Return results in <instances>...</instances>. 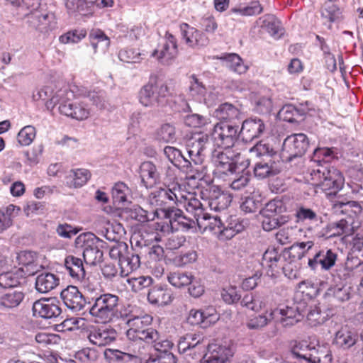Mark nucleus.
<instances>
[{
  "label": "nucleus",
  "mask_w": 363,
  "mask_h": 363,
  "mask_svg": "<svg viewBox=\"0 0 363 363\" xmlns=\"http://www.w3.org/2000/svg\"><path fill=\"white\" fill-rule=\"evenodd\" d=\"M163 152L167 159L176 167H188L190 164L184 160L182 152L175 147L167 145L164 147Z\"/></svg>",
  "instance_id": "nucleus-49"
},
{
  "label": "nucleus",
  "mask_w": 363,
  "mask_h": 363,
  "mask_svg": "<svg viewBox=\"0 0 363 363\" xmlns=\"http://www.w3.org/2000/svg\"><path fill=\"white\" fill-rule=\"evenodd\" d=\"M156 139L164 143H174L177 140L175 128L169 123L162 125L156 132Z\"/></svg>",
  "instance_id": "nucleus-54"
},
{
  "label": "nucleus",
  "mask_w": 363,
  "mask_h": 363,
  "mask_svg": "<svg viewBox=\"0 0 363 363\" xmlns=\"http://www.w3.org/2000/svg\"><path fill=\"white\" fill-rule=\"evenodd\" d=\"M32 309L34 316L45 319L56 318L62 313L60 303L56 298L39 299L34 302Z\"/></svg>",
  "instance_id": "nucleus-16"
},
{
  "label": "nucleus",
  "mask_w": 363,
  "mask_h": 363,
  "mask_svg": "<svg viewBox=\"0 0 363 363\" xmlns=\"http://www.w3.org/2000/svg\"><path fill=\"white\" fill-rule=\"evenodd\" d=\"M239 127L227 122H220L214 125L211 133V139L214 145L220 148L234 149L235 142L239 137Z\"/></svg>",
  "instance_id": "nucleus-11"
},
{
  "label": "nucleus",
  "mask_w": 363,
  "mask_h": 363,
  "mask_svg": "<svg viewBox=\"0 0 363 363\" xmlns=\"http://www.w3.org/2000/svg\"><path fill=\"white\" fill-rule=\"evenodd\" d=\"M64 265L66 272L74 281L81 282L85 286L86 270L81 258L69 255L65 259Z\"/></svg>",
  "instance_id": "nucleus-24"
},
{
  "label": "nucleus",
  "mask_w": 363,
  "mask_h": 363,
  "mask_svg": "<svg viewBox=\"0 0 363 363\" xmlns=\"http://www.w3.org/2000/svg\"><path fill=\"white\" fill-rule=\"evenodd\" d=\"M152 322L150 315L135 316L128 320L129 327L126 332L127 337L133 341L142 340L145 342H152L157 337V331L149 326Z\"/></svg>",
  "instance_id": "nucleus-7"
},
{
  "label": "nucleus",
  "mask_w": 363,
  "mask_h": 363,
  "mask_svg": "<svg viewBox=\"0 0 363 363\" xmlns=\"http://www.w3.org/2000/svg\"><path fill=\"white\" fill-rule=\"evenodd\" d=\"M26 276L23 268L15 269L0 274V286L12 288L18 286Z\"/></svg>",
  "instance_id": "nucleus-39"
},
{
  "label": "nucleus",
  "mask_w": 363,
  "mask_h": 363,
  "mask_svg": "<svg viewBox=\"0 0 363 363\" xmlns=\"http://www.w3.org/2000/svg\"><path fill=\"white\" fill-rule=\"evenodd\" d=\"M223 59L226 62V66L234 72L239 74L245 73L247 67L244 65L241 57L235 53H230L223 57Z\"/></svg>",
  "instance_id": "nucleus-53"
},
{
  "label": "nucleus",
  "mask_w": 363,
  "mask_h": 363,
  "mask_svg": "<svg viewBox=\"0 0 363 363\" xmlns=\"http://www.w3.org/2000/svg\"><path fill=\"white\" fill-rule=\"evenodd\" d=\"M121 277H127L132 272L139 268L140 265V258L138 254L133 252V249L128 250L127 253L122 257V259L118 264Z\"/></svg>",
  "instance_id": "nucleus-37"
},
{
  "label": "nucleus",
  "mask_w": 363,
  "mask_h": 363,
  "mask_svg": "<svg viewBox=\"0 0 363 363\" xmlns=\"http://www.w3.org/2000/svg\"><path fill=\"white\" fill-rule=\"evenodd\" d=\"M190 95L198 101H203L208 106H212L216 96L214 93L206 94V89L196 75L190 77V85L189 87Z\"/></svg>",
  "instance_id": "nucleus-30"
},
{
  "label": "nucleus",
  "mask_w": 363,
  "mask_h": 363,
  "mask_svg": "<svg viewBox=\"0 0 363 363\" xmlns=\"http://www.w3.org/2000/svg\"><path fill=\"white\" fill-rule=\"evenodd\" d=\"M181 35L186 44L191 48L205 47L208 43V38L205 33L183 23L180 25Z\"/></svg>",
  "instance_id": "nucleus-22"
},
{
  "label": "nucleus",
  "mask_w": 363,
  "mask_h": 363,
  "mask_svg": "<svg viewBox=\"0 0 363 363\" xmlns=\"http://www.w3.org/2000/svg\"><path fill=\"white\" fill-rule=\"evenodd\" d=\"M340 9L332 1H328L325 3L321 15L323 18L328 19L330 22H334L341 18Z\"/></svg>",
  "instance_id": "nucleus-58"
},
{
  "label": "nucleus",
  "mask_w": 363,
  "mask_h": 363,
  "mask_svg": "<svg viewBox=\"0 0 363 363\" xmlns=\"http://www.w3.org/2000/svg\"><path fill=\"white\" fill-rule=\"evenodd\" d=\"M72 179V186L74 188H79L84 186L91 177V174L86 169H72L69 175Z\"/></svg>",
  "instance_id": "nucleus-60"
},
{
  "label": "nucleus",
  "mask_w": 363,
  "mask_h": 363,
  "mask_svg": "<svg viewBox=\"0 0 363 363\" xmlns=\"http://www.w3.org/2000/svg\"><path fill=\"white\" fill-rule=\"evenodd\" d=\"M194 277L188 272L180 271L170 272L167 275V280L173 286L181 288L190 284Z\"/></svg>",
  "instance_id": "nucleus-50"
},
{
  "label": "nucleus",
  "mask_w": 363,
  "mask_h": 363,
  "mask_svg": "<svg viewBox=\"0 0 363 363\" xmlns=\"http://www.w3.org/2000/svg\"><path fill=\"white\" fill-rule=\"evenodd\" d=\"M214 115L218 119L223 121V122L239 120L242 115L241 106L225 102L218 106Z\"/></svg>",
  "instance_id": "nucleus-32"
},
{
  "label": "nucleus",
  "mask_w": 363,
  "mask_h": 363,
  "mask_svg": "<svg viewBox=\"0 0 363 363\" xmlns=\"http://www.w3.org/2000/svg\"><path fill=\"white\" fill-rule=\"evenodd\" d=\"M265 130L263 121L258 118H249L243 121L239 133V137L245 143H249L259 137Z\"/></svg>",
  "instance_id": "nucleus-21"
},
{
  "label": "nucleus",
  "mask_w": 363,
  "mask_h": 363,
  "mask_svg": "<svg viewBox=\"0 0 363 363\" xmlns=\"http://www.w3.org/2000/svg\"><path fill=\"white\" fill-rule=\"evenodd\" d=\"M164 218L169 219V222L173 226L177 223L176 228H180L182 230H195L197 226L196 220L194 218L191 219L184 216L183 212L178 208H169L165 211Z\"/></svg>",
  "instance_id": "nucleus-27"
},
{
  "label": "nucleus",
  "mask_w": 363,
  "mask_h": 363,
  "mask_svg": "<svg viewBox=\"0 0 363 363\" xmlns=\"http://www.w3.org/2000/svg\"><path fill=\"white\" fill-rule=\"evenodd\" d=\"M105 359L109 363H136L137 357L118 350L106 349L104 352Z\"/></svg>",
  "instance_id": "nucleus-43"
},
{
  "label": "nucleus",
  "mask_w": 363,
  "mask_h": 363,
  "mask_svg": "<svg viewBox=\"0 0 363 363\" xmlns=\"http://www.w3.org/2000/svg\"><path fill=\"white\" fill-rule=\"evenodd\" d=\"M141 53L133 48H125L119 51L118 58L127 63H137L141 60Z\"/></svg>",
  "instance_id": "nucleus-64"
},
{
  "label": "nucleus",
  "mask_w": 363,
  "mask_h": 363,
  "mask_svg": "<svg viewBox=\"0 0 363 363\" xmlns=\"http://www.w3.org/2000/svg\"><path fill=\"white\" fill-rule=\"evenodd\" d=\"M147 299L152 304L158 306L167 305L172 301V293L167 287L157 285L149 290Z\"/></svg>",
  "instance_id": "nucleus-36"
},
{
  "label": "nucleus",
  "mask_w": 363,
  "mask_h": 363,
  "mask_svg": "<svg viewBox=\"0 0 363 363\" xmlns=\"http://www.w3.org/2000/svg\"><path fill=\"white\" fill-rule=\"evenodd\" d=\"M18 259L19 264L24 269V273L26 276L33 275L38 272L39 266L36 263V254L31 251L21 252Z\"/></svg>",
  "instance_id": "nucleus-40"
},
{
  "label": "nucleus",
  "mask_w": 363,
  "mask_h": 363,
  "mask_svg": "<svg viewBox=\"0 0 363 363\" xmlns=\"http://www.w3.org/2000/svg\"><path fill=\"white\" fill-rule=\"evenodd\" d=\"M296 223L298 224H309L318 223L321 220V218L311 208L304 206L298 207L294 214Z\"/></svg>",
  "instance_id": "nucleus-47"
},
{
  "label": "nucleus",
  "mask_w": 363,
  "mask_h": 363,
  "mask_svg": "<svg viewBox=\"0 0 363 363\" xmlns=\"http://www.w3.org/2000/svg\"><path fill=\"white\" fill-rule=\"evenodd\" d=\"M111 193L113 203L120 205L127 201L130 190L125 183L117 182L113 186Z\"/></svg>",
  "instance_id": "nucleus-52"
},
{
  "label": "nucleus",
  "mask_w": 363,
  "mask_h": 363,
  "mask_svg": "<svg viewBox=\"0 0 363 363\" xmlns=\"http://www.w3.org/2000/svg\"><path fill=\"white\" fill-rule=\"evenodd\" d=\"M350 234V225L348 222L341 219L338 222H334L328 224L319 233V237H325L326 238L340 236L342 235H348Z\"/></svg>",
  "instance_id": "nucleus-38"
},
{
  "label": "nucleus",
  "mask_w": 363,
  "mask_h": 363,
  "mask_svg": "<svg viewBox=\"0 0 363 363\" xmlns=\"http://www.w3.org/2000/svg\"><path fill=\"white\" fill-rule=\"evenodd\" d=\"M168 220H161L159 222H154L150 224L149 228L151 233H155V239L157 241L161 240V236L167 233H169L172 229L174 228L173 224Z\"/></svg>",
  "instance_id": "nucleus-57"
},
{
  "label": "nucleus",
  "mask_w": 363,
  "mask_h": 363,
  "mask_svg": "<svg viewBox=\"0 0 363 363\" xmlns=\"http://www.w3.org/2000/svg\"><path fill=\"white\" fill-rule=\"evenodd\" d=\"M268 296L262 292L250 293L245 295L240 304L251 311L258 312L267 306Z\"/></svg>",
  "instance_id": "nucleus-33"
},
{
  "label": "nucleus",
  "mask_w": 363,
  "mask_h": 363,
  "mask_svg": "<svg viewBox=\"0 0 363 363\" xmlns=\"http://www.w3.org/2000/svg\"><path fill=\"white\" fill-rule=\"evenodd\" d=\"M21 208L13 204L0 209V234L13 225V219L18 216Z\"/></svg>",
  "instance_id": "nucleus-41"
},
{
  "label": "nucleus",
  "mask_w": 363,
  "mask_h": 363,
  "mask_svg": "<svg viewBox=\"0 0 363 363\" xmlns=\"http://www.w3.org/2000/svg\"><path fill=\"white\" fill-rule=\"evenodd\" d=\"M274 320V313L272 310L269 312L255 316L249 320L247 326L251 330H258L266 326L271 320Z\"/></svg>",
  "instance_id": "nucleus-51"
},
{
  "label": "nucleus",
  "mask_w": 363,
  "mask_h": 363,
  "mask_svg": "<svg viewBox=\"0 0 363 363\" xmlns=\"http://www.w3.org/2000/svg\"><path fill=\"white\" fill-rule=\"evenodd\" d=\"M241 154L238 150L220 148L212 153V162L214 165L213 175L225 179V177L232 176L241 171L238 163Z\"/></svg>",
  "instance_id": "nucleus-5"
},
{
  "label": "nucleus",
  "mask_w": 363,
  "mask_h": 363,
  "mask_svg": "<svg viewBox=\"0 0 363 363\" xmlns=\"http://www.w3.org/2000/svg\"><path fill=\"white\" fill-rule=\"evenodd\" d=\"M39 6L33 3V9L25 16L28 26L38 32L47 33L56 27L55 16L52 13L40 10Z\"/></svg>",
  "instance_id": "nucleus-9"
},
{
  "label": "nucleus",
  "mask_w": 363,
  "mask_h": 363,
  "mask_svg": "<svg viewBox=\"0 0 363 363\" xmlns=\"http://www.w3.org/2000/svg\"><path fill=\"white\" fill-rule=\"evenodd\" d=\"M279 162H276L274 157L262 158L255 164L253 172L255 177L259 179H265L277 175L280 172Z\"/></svg>",
  "instance_id": "nucleus-28"
},
{
  "label": "nucleus",
  "mask_w": 363,
  "mask_h": 363,
  "mask_svg": "<svg viewBox=\"0 0 363 363\" xmlns=\"http://www.w3.org/2000/svg\"><path fill=\"white\" fill-rule=\"evenodd\" d=\"M291 354L301 362L306 363H318L321 361L320 357L315 355L316 350L311 347L307 342H296L291 347Z\"/></svg>",
  "instance_id": "nucleus-25"
},
{
  "label": "nucleus",
  "mask_w": 363,
  "mask_h": 363,
  "mask_svg": "<svg viewBox=\"0 0 363 363\" xmlns=\"http://www.w3.org/2000/svg\"><path fill=\"white\" fill-rule=\"evenodd\" d=\"M211 137L208 134H199L187 144V153L194 165H200L205 157V151L210 146Z\"/></svg>",
  "instance_id": "nucleus-15"
},
{
  "label": "nucleus",
  "mask_w": 363,
  "mask_h": 363,
  "mask_svg": "<svg viewBox=\"0 0 363 363\" xmlns=\"http://www.w3.org/2000/svg\"><path fill=\"white\" fill-rule=\"evenodd\" d=\"M59 284L60 279L56 274L44 272L37 276L35 289L40 293L46 294L55 289Z\"/></svg>",
  "instance_id": "nucleus-34"
},
{
  "label": "nucleus",
  "mask_w": 363,
  "mask_h": 363,
  "mask_svg": "<svg viewBox=\"0 0 363 363\" xmlns=\"http://www.w3.org/2000/svg\"><path fill=\"white\" fill-rule=\"evenodd\" d=\"M308 145V138L305 134L297 133L291 135L284 141L283 157L288 161H291L294 158L301 157L306 152Z\"/></svg>",
  "instance_id": "nucleus-14"
},
{
  "label": "nucleus",
  "mask_w": 363,
  "mask_h": 363,
  "mask_svg": "<svg viewBox=\"0 0 363 363\" xmlns=\"http://www.w3.org/2000/svg\"><path fill=\"white\" fill-rule=\"evenodd\" d=\"M60 296L65 305L73 312L81 311L86 306L85 297L75 286H68L62 290Z\"/></svg>",
  "instance_id": "nucleus-20"
},
{
  "label": "nucleus",
  "mask_w": 363,
  "mask_h": 363,
  "mask_svg": "<svg viewBox=\"0 0 363 363\" xmlns=\"http://www.w3.org/2000/svg\"><path fill=\"white\" fill-rule=\"evenodd\" d=\"M35 128L33 125L23 127L18 133L17 139L21 145H29L35 138Z\"/></svg>",
  "instance_id": "nucleus-61"
},
{
  "label": "nucleus",
  "mask_w": 363,
  "mask_h": 363,
  "mask_svg": "<svg viewBox=\"0 0 363 363\" xmlns=\"http://www.w3.org/2000/svg\"><path fill=\"white\" fill-rule=\"evenodd\" d=\"M208 352L202 359V363H226L233 356L231 350L225 345L212 344L207 345Z\"/></svg>",
  "instance_id": "nucleus-26"
},
{
  "label": "nucleus",
  "mask_w": 363,
  "mask_h": 363,
  "mask_svg": "<svg viewBox=\"0 0 363 363\" xmlns=\"http://www.w3.org/2000/svg\"><path fill=\"white\" fill-rule=\"evenodd\" d=\"M305 178L313 185L319 186L328 195H335L342 189L345 182L344 177L338 169L324 165L308 169Z\"/></svg>",
  "instance_id": "nucleus-3"
},
{
  "label": "nucleus",
  "mask_w": 363,
  "mask_h": 363,
  "mask_svg": "<svg viewBox=\"0 0 363 363\" xmlns=\"http://www.w3.org/2000/svg\"><path fill=\"white\" fill-rule=\"evenodd\" d=\"M140 170L141 182L147 189L152 187L160 180V173L152 162H143Z\"/></svg>",
  "instance_id": "nucleus-35"
},
{
  "label": "nucleus",
  "mask_w": 363,
  "mask_h": 363,
  "mask_svg": "<svg viewBox=\"0 0 363 363\" xmlns=\"http://www.w3.org/2000/svg\"><path fill=\"white\" fill-rule=\"evenodd\" d=\"M263 7L259 1H252L246 6H238L230 9L232 13H237L242 16H252L260 14Z\"/></svg>",
  "instance_id": "nucleus-48"
},
{
  "label": "nucleus",
  "mask_w": 363,
  "mask_h": 363,
  "mask_svg": "<svg viewBox=\"0 0 363 363\" xmlns=\"http://www.w3.org/2000/svg\"><path fill=\"white\" fill-rule=\"evenodd\" d=\"M58 110L61 114L76 120H84L89 116V108L84 101H72L70 100L59 102Z\"/></svg>",
  "instance_id": "nucleus-19"
},
{
  "label": "nucleus",
  "mask_w": 363,
  "mask_h": 363,
  "mask_svg": "<svg viewBox=\"0 0 363 363\" xmlns=\"http://www.w3.org/2000/svg\"><path fill=\"white\" fill-rule=\"evenodd\" d=\"M89 39L94 52L99 48L105 52L110 46L109 38L100 29H93L89 34Z\"/></svg>",
  "instance_id": "nucleus-45"
},
{
  "label": "nucleus",
  "mask_w": 363,
  "mask_h": 363,
  "mask_svg": "<svg viewBox=\"0 0 363 363\" xmlns=\"http://www.w3.org/2000/svg\"><path fill=\"white\" fill-rule=\"evenodd\" d=\"M178 55V45L177 38L171 33H167L162 43L151 53L163 65H170L175 60Z\"/></svg>",
  "instance_id": "nucleus-13"
},
{
  "label": "nucleus",
  "mask_w": 363,
  "mask_h": 363,
  "mask_svg": "<svg viewBox=\"0 0 363 363\" xmlns=\"http://www.w3.org/2000/svg\"><path fill=\"white\" fill-rule=\"evenodd\" d=\"M313 245L314 242L311 240L297 242L281 253L274 247L268 248L262 256V265L270 269L272 272H277L281 269L286 272L292 270L290 265L301 260Z\"/></svg>",
  "instance_id": "nucleus-2"
},
{
  "label": "nucleus",
  "mask_w": 363,
  "mask_h": 363,
  "mask_svg": "<svg viewBox=\"0 0 363 363\" xmlns=\"http://www.w3.org/2000/svg\"><path fill=\"white\" fill-rule=\"evenodd\" d=\"M116 333L113 329L106 328H94L91 330L88 338L91 343L99 347H104L116 340Z\"/></svg>",
  "instance_id": "nucleus-31"
},
{
  "label": "nucleus",
  "mask_w": 363,
  "mask_h": 363,
  "mask_svg": "<svg viewBox=\"0 0 363 363\" xmlns=\"http://www.w3.org/2000/svg\"><path fill=\"white\" fill-rule=\"evenodd\" d=\"M147 344L152 345L155 350L166 354H172L169 350L172 348L174 343L164 337H161L157 332V337L152 342H147Z\"/></svg>",
  "instance_id": "nucleus-62"
},
{
  "label": "nucleus",
  "mask_w": 363,
  "mask_h": 363,
  "mask_svg": "<svg viewBox=\"0 0 363 363\" xmlns=\"http://www.w3.org/2000/svg\"><path fill=\"white\" fill-rule=\"evenodd\" d=\"M199 206L193 211H187L192 215L196 220L197 227L203 232L208 230L220 240H223V229L224 228L220 219L218 216H211L205 211L204 204L199 199Z\"/></svg>",
  "instance_id": "nucleus-10"
},
{
  "label": "nucleus",
  "mask_w": 363,
  "mask_h": 363,
  "mask_svg": "<svg viewBox=\"0 0 363 363\" xmlns=\"http://www.w3.org/2000/svg\"><path fill=\"white\" fill-rule=\"evenodd\" d=\"M204 205L215 211L226 209L232 201L230 194L222 191L218 186H212L208 191L206 199H203Z\"/></svg>",
  "instance_id": "nucleus-18"
},
{
  "label": "nucleus",
  "mask_w": 363,
  "mask_h": 363,
  "mask_svg": "<svg viewBox=\"0 0 363 363\" xmlns=\"http://www.w3.org/2000/svg\"><path fill=\"white\" fill-rule=\"evenodd\" d=\"M250 153L257 157H273L276 154L272 145L264 141H259L250 150Z\"/></svg>",
  "instance_id": "nucleus-56"
},
{
  "label": "nucleus",
  "mask_w": 363,
  "mask_h": 363,
  "mask_svg": "<svg viewBox=\"0 0 363 363\" xmlns=\"http://www.w3.org/2000/svg\"><path fill=\"white\" fill-rule=\"evenodd\" d=\"M337 257V254L330 249L320 250L308 259V265L313 270L320 267L321 269L328 271L335 265Z\"/></svg>",
  "instance_id": "nucleus-23"
},
{
  "label": "nucleus",
  "mask_w": 363,
  "mask_h": 363,
  "mask_svg": "<svg viewBox=\"0 0 363 363\" xmlns=\"http://www.w3.org/2000/svg\"><path fill=\"white\" fill-rule=\"evenodd\" d=\"M169 93L168 86L164 83L151 79L139 92L140 103L146 107H158L164 102Z\"/></svg>",
  "instance_id": "nucleus-8"
},
{
  "label": "nucleus",
  "mask_w": 363,
  "mask_h": 363,
  "mask_svg": "<svg viewBox=\"0 0 363 363\" xmlns=\"http://www.w3.org/2000/svg\"><path fill=\"white\" fill-rule=\"evenodd\" d=\"M149 201L152 205L161 209L164 217L165 211L175 208L174 205L191 212L199 205L196 195L185 191L184 186L178 182L169 183L164 187L154 190L149 196Z\"/></svg>",
  "instance_id": "nucleus-1"
},
{
  "label": "nucleus",
  "mask_w": 363,
  "mask_h": 363,
  "mask_svg": "<svg viewBox=\"0 0 363 363\" xmlns=\"http://www.w3.org/2000/svg\"><path fill=\"white\" fill-rule=\"evenodd\" d=\"M263 217L262 223V228L265 231H271L285 222L283 218L276 215H262Z\"/></svg>",
  "instance_id": "nucleus-63"
},
{
  "label": "nucleus",
  "mask_w": 363,
  "mask_h": 363,
  "mask_svg": "<svg viewBox=\"0 0 363 363\" xmlns=\"http://www.w3.org/2000/svg\"><path fill=\"white\" fill-rule=\"evenodd\" d=\"M335 154L333 148L329 147H317L313 150L311 156V162L314 165H311L310 169L318 168V165L329 166L327 164L334 158Z\"/></svg>",
  "instance_id": "nucleus-42"
},
{
  "label": "nucleus",
  "mask_w": 363,
  "mask_h": 363,
  "mask_svg": "<svg viewBox=\"0 0 363 363\" xmlns=\"http://www.w3.org/2000/svg\"><path fill=\"white\" fill-rule=\"evenodd\" d=\"M24 298L21 291H10L0 297V306L4 309H13L18 307Z\"/></svg>",
  "instance_id": "nucleus-46"
},
{
  "label": "nucleus",
  "mask_w": 363,
  "mask_h": 363,
  "mask_svg": "<svg viewBox=\"0 0 363 363\" xmlns=\"http://www.w3.org/2000/svg\"><path fill=\"white\" fill-rule=\"evenodd\" d=\"M308 323L311 326H316L324 323L328 319V314L323 313L318 306L311 307L306 314Z\"/></svg>",
  "instance_id": "nucleus-59"
},
{
  "label": "nucleus",
  "mask_w": 363,
  "mask_h": 363,
  "mask_svg": "<svg viewBox=\"0 0 363 363\" xmlns=\"http://www.w3.org/2000/svg\"><path fill=\"white\" fill-rule=\"evenodd\" d=\"M313 108L308 101L299 104L298 106L286 104L279 110L278 116L281 120L289 123H298Z\"/></svg>",
  "instance_id": "nucleus-17"
},
{
  "label": "nucleus",
  "mask_w": 363,
  "mask_h": 363,
  "mask_svg": "<svg viewBox=\"0 0 363 363\" xmlns=\"http://www.w3.org/2000/svg\"><path fill=\"white\" fill-rule=\"evenodd\" d=\"M306 303L282 306L272 310L274 320L284 327H289L299 322L306 313Z\"/></svg>",
  "instance_id": "nucleus-12"
},
{
  "label": "nucleus",
  "mask_w": 363,
  "mask_h": 363,
  "mask_svg": "<svg viewBox=\"0 0 363 363\" xmlns=\"http://www.w3.org/2000/svg\"><path fill=\"white\" fill-rule=\"evenodd\" d=\"M92 301L88 309L96 323H108L119 318L120 298L117 295L103 294L92 298Z\"/></svg>",
  "instance_id": "nucleus-4"
},
{
  "label": "nucleus",
  "mask_w": 363,
  "mask_h": 363,
  "mask_svg": "<svg viewBox=\"0 0 363 363\" xmlns=\"http://www.w3.org/2000/svg\"><path fill=\"white\" fill-rule=\"evenodd\" d=\"M358 340V335L350 326L342 325L335 333L333 343L342 350H348Z\"/></svg>",
  "instance_id": "nucleus-29"
},
{
  "label": "nucleus",
  "mask_w": 363,
  "mask_h": 363,
  "mask_svg": "<svg viewBox=\"0 0 363 363\" xmlns=\"http://www.w3.org/2000/svg\"><path fill=\"white\" fill-rule=\"evenodd\" d=\"M261 27L275 39H279L284 35V28L281 21L274 16H266Z\"/></svg>",
  "instance_id": "nucleus-44"
},
{
  "label": "nucleus",
  "mask_w": 363,
  "mask_h": 363,
  "mask_svg": "<svg viewBox=\"0 0 363 363\" xmlns=\"http://www.w3.org/2000/svg\"><path fill=\"white\" fill-rule=\"evenodd\" d=\"M76 245L83 249V258L86 264L96 265L103 260L101 250L104 242L91 233H82L75 240Z\"/></svg>",
  "instance_id": "nucleus-6"
},
{
  "label": "nucleus",
  "mask_w": 363,
  "mask_h": 363,
  "mask_svg": "<svg viewBox=\"0 0 363 363\" xmlns=\"http://www.w3.org/2000/svg\"><path fill=\"white\" fill-rule=\"evenodd\" d=\"M259 195L255 192L242 199L240 204L241 210L246 213L256 212L261 206Z\"/></svg>",
  "instance_id": "nucleus-55"
}]
</instances>
